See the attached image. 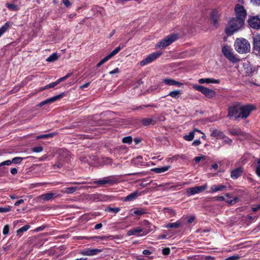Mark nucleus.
I'll list each match as a JSON object with an SVG mask.
<instances>
[{
	"label": "nucleus",
	"instance_id": "f257e3e1",
	"mask_svg": "<svg viewBox=\"0 0 260 260\" xmlns=\"http://www.w3.org/2000/svg\"><path fill=\"white\" fill-rule=\"evenodd\" d=\"M244 24L242 19L233 18L228 23L225 28V32L228 36L233 35L234 32L241 29Z\"/></svg>",
	"mask_w": 260,
	"mask_h": 260
},
{
	"label": "nucleus",
	"instance_id": "f03ea898",
	"mask_svg": "<svg viewBox=\"0 0 260 260\" xmlns=\"http://www.w3.org/2000/svg\"><path fill=\"white\" fill-rule=\"evenodd\" d=\"M234 47L236 51L240 54L249 52L251 48L249 42L244 38H237L235 42Z\"/></svg>",
	"mask_w": 260,
	"mask_h": 260
},
{
	"label": "nucleus",
	"instance_id": "7ed1b4c3",
	"mask_svg": "<svg viewBox=\"0 0 260 260\" xmlns=\"http://www.w3.org/2000/svg\"><path fill=\"white\" fill-rule=\"evenodd\" d=\"M144 223L145 225H147L148 228L143 229L140 226L136 227L128 230L127 232V235L128 236L132 235H136L137 237L144 236L152 231V229L151 228V225L149 222L146 221H144Z\"/></svg>",
	"mask_w": 260,
	"mask_h": 260
},
{
	"label": "nucleus",
	"instance_id": "20e7f679",
	"mask_svg": "<svg viewBox=\"0 0 260 260\" xmlns=\"http://www.w3.org/2000/svg\"><path fill=\"white\" fill-rule=\"evenodd\" d=\"M178 36L176 34H170L160 40L156 45V48H165L177 40Z\"/></svg>",
	"mask_w": 260,
	"mask_h": 260
},
{
	"label": "nucleus",
	"instance_id": "39448f33",
	"mask_svg": "<svg viewBox=\"0 0 260 260\" xmlns=\"http://www.w3.org/2000/svg\"><path fill=\"white\" fill-rule=\"evenodd\" d=\"M222 52L224 56L233 63H236L239 59L234 54L233 49L229 46H224L222 48Z\"/></svg>",
	"mask_w": 260,
	"mask_h": 260
},
{
	"label": "nucleus",
	"instance_id": "423d86ee",
	"mask_svg": "<svg viewBox=\"0 0 260 260\" xmlns=\"http://www.w3.org/2000/svg\"><path fill=\"white\" fill-rule=\"evenodd\" d=\"M193 88L204 94L208 98H212L216 95V92L212 89L205 87L202 85L195 84L193 85Z\"/></svg>",
	"mask_w": 260,
	"mask_h": 260
},
{
	"label": "nucleus",
	"instance_id": "0eeeda50",
	"mask_svg": "<svg viewBox=\"0 0 260 260\" xmlns=\"http://www.w3.org/2000/svg\"><path fill=\"white\" fill-rule=\"evenodd\" d=\"M162 54L161 52L156 51L153 52L149 55H148L146 58L143 59L140 62V64L141 66H144L146 64H148L153 61L156 59Z\"/></svg>",
	"mask_w": 260,
	"mask_h": 260
},
{
	"label": "nucleus",
	"instance_id": "6e6552de",
	"mask_svg": "<svg viewBox=\"0 0 260 260\" xmlns=\"http://www.w3.org/2000/svg\"><path fill=\"white\" fill-rule=\"evenodd\" d=\"M235 12L236 18L241 19L244 21L247 15L246 10L240 4H236L235 6Z\"/></svg>",
	"mask_w": 260,
	"mask_h": 260
},
{
	"label": "nucleus",
	"instance_id": "1a4fd4ad",
	"mask_svg": "<svg viewBox=\"0 0 260 260\" xmlns=\"http://www.w3.org/2000/svg\"><path fill=\"white\" fill-rule=\"evenodd\" d=\"M254 108V106L251 105H247L245 106L240 105V109H239V110L240 117L242 118H247Z\"/></svg>",
	"mask_w": 260,
	"mask_h": 260
},
{
	"label": "nucleus",
	"instance_id": "9d476101",
	"mask_svg": "<svg viewBox=\"0 0 260 260\" xmlns=\"http://www.w3.org/2000/svg\"><path fill=\"white\" fill-rule=\"evenodd\" d=\"M208 187L207 184L203 186H197L193 187L188 188L186 189V194L187 196H191L196 193H199L206 190Z\"/></svg>",
	"mask_w": 260,
	"mask_h": 260
},
{
	"label": "nucleus",
	"instance_id": "9b49d317",
	"mask_svg": "<svg viewBox=\"0 0 260 260\" xmlns=\"http://www.w3.org/2000/svg\"><path fill=\"white\" fill-rule=\"evenodd\" d=\"M240 105H234L229 108L228 117L235 119L241 118L240 116Z\"/></svg>",
	"mask_w": 260,
	"mask_h": 260
},
{
	"label": "nucleus",
	"instance_id": "f8f14e48",
	"mask_svg": "<svg viewBox=\"0 0 260 260\" xmlns=\"http://www.w3.org/2000/svg\"><path fill=\"white\" fill-rule=\"evenodd\" d=\"M102 251V250L101 249H91V248H86L84 250H82L80 252V253L85 256H94L99 254Z\"/></svg>",
	"mask_w": 260,
	"mask_h": 260
},
{
	"label": "nucleus",
	"instance_id": "ddd939ff",
	"mask_svg": "<svg viewBox=\"0 0 260 260\" xmlns=\"http://www.w3.org/2000/svg\"><path fill=\"white\" fill-rule=\"evenodd\" d=\"M248 24L251 27L258 29L260 28V18L257 16L251 17L248 19Z\"/></svg>",
	"mask_w": 260,
	"mask_h": 260
},
{
	"label": "nucleus",
	"instance_id": "4468645a",
	"mask_svg": "<svg viewBox=\"0 0 260 260\" xmlns=\"http://www.w3.org/2000/svg\"><path fill=\"white\" fill-rule=\"evenodd\" d=\"M116 180L114 179L112 176H108L104 177L98 181H95L93 182V183L100 185H104L106 184H113L114 183H116Z\"/></svg>",
	"mask_w": 260,
	"mask_h": 260
},
{
	"label": "nucleus",
	"instance_id": "2eb2a0df",
	"mask_svg": "<svg viewBox=\"0 0 260 260\" xmlns=\"http://www.w3.org/2000/svg\"><path fill=\"white\" fill-rule=\"evenodd\" d=\"M70 76H71V74H68L66 76H65L63 77L60 78L59 79L57 80L55 82L51 83L50 84L45 86L41 89V90L47 89L50 88H53V87H55L56 85H57V84H58L60 82L67 79Z\"/></svg>",
	"mask_w": 260,
	"mask_h": 260
},
{
	"label": "nucleus",
	"instance_id": "dca6fc26",
	"mask_svg": "<svg viewBox=\"0 0 260 260\" xmlns=\"http://www.w3.org/2000/svg\"><path fill=\"white\" fill-rule=\"evenodd\" d=\"M253 48L254 51L260 52V34H257L253 37Z\"/></svg>",
	"mask_w": 260,
	"mask_h": 260
},
{
	"label": "nucleus",
	"instance_id": "f3484780",
	"mask_svg": "<svg viewBox=\"0 0 260 260\" xmlns=\"http://www.w3.org/2000/svg\"><path fill=\"white\" fill-rule=\"evenodd\" d=\"M63 93H62L60 94H58L57 95H56V96H54L53 97H52L51 98H49L48 99H47L42 102H41L39 105L40 107H42L46 104H50V103H53L54 102V101H55L56 100H58V99H60V98H61L62 96H63Z\"/></svg>",
	"mask_w": 260,
	"mask_h": 260
},
{
	"label": "nucleus",
	"instance_id": "a211bd4d",
	"mask_svg": "<svg viewBox=\"0 0 260 260\" xmlns=\"http://www.w3.org/2000/svg\"><path fill=\"white\" fill-rule=\"evenodd\" d=\"M198 82L200 84H219L220 80L213 78H201L198 80Z\"/></svg>",
	"mask_w": 260,
	"mask_h": 260
},
{
	"label": "nucleus",
	"instance_id": "6ab92c4d",
	"mask_svg": "<svg viewBox=\"0 0 260 260\" xmlns=\"http://www.w3.org/2000/svg\"><path fill=\"white\" fill-rule=\"evenodd\" d=\"M210 136L212 137H214L216 139H221L224 137V134L220 131L217 129H210Z\"/></svg>",
	"mask_w": 260,
	"mask_h": 260
},
{
	"label": "nucleus",
	"instance_id": "aec40b11",
	"mask_svg": "<svg viewBox=\"0 0 260 260\" xmlns=\"http://www.w3.org/2000/svg\"><path fill=\"white\" fill-rule=\"evenodd\" d=\"M243 172V169L241 167L234 169L231 171V177L233 179H236L240 177Z\"/></svg>",
	"mask_w": 260,
	"mask_h": 260
},
{
	"label": "nucleus",
	"instance_id": "412c9836",
	"mask_svg": "<svg viewBox=\"0 0 260 260\" xmlns=\"http://www.w3.org/2000/svg\"><path fill=\"white\" fill-rule=\"evenodd\" d=\"M196 132H198L199 133H202V132L200 130H199L197 128H194L192 131L190 132L189 133L188 135L184 136L183 139L187 141H190L192 140L194 137Z\"/></svg>",
	"mask_w": 260,
	"mask_h": 260
},
{
	"label": "nucleus",
	"instance_id": "4be33fe9",
	"mask_svg": "<svg viewBox=\"0 0 260 260\" xmlns=\"http://www.w3.org/2000/svg\"><path fill=\"white\" fill-rule=\"evenodd\" d=\"M220 15L219 12L217 10H214L211 13V18L213 23L215 25L218 21V18Z\"/></svg>",
	"mask_w": 260,
	"mask_h": 260
},
{
	"label": "nucleus",
	"instance_id": "5701e85b",
	"mask_svg": "<svg viewBox=\"0 0 260 260\" xmlns=\"http://www.w3.org/2000/svg\"><path fill=\"white\" fill-rule=\"evenodd\" d=\"M141 193L138 191L133 192L128 196H127L124 199V201H132L135 200L138 197L140 196Z\"/></svg>",
	"mask_w": 260,
	"mask_h": 260
},
{
	"label": "nucleus",
	"instance_id": "b1692460",
	"mask_svg": "<svg viewBox=\"0 0 260 260\" xmlns=\"http://www.w3.org/2000/svg\"><path fill=\"white\" fill-rule=\"evenodd\" d=\"M171 168V166H164L160 168H154L151 169L152 172L155 173L160 174L167 172Z\"/></svg>",
	"mask_w": 260,
	"mask_h": 260
},
{
	"label": "nucleus",
	"instance_id": "393cba45",
	"mask_svg": "<svg viewBox=\"0 0 260 260\" xmlns=\"http://www.w3.org/2000/svg\"><path fill=\"white\" fill-rule=\"evenodd\" d=\"M226 188V186L222 184H218V185H213L210 188V192H217L219 191H222Z\"/></svg>",
	"mask_w": 260,
	"mask_h": 260
},
{
	"label": "nucleus",
	"instance_id": "a878e982",
	"mask_svg": "<svg viewBox=\"0 0 260 260\" xmlns=\"http://www.w3.org/2000/svg\"><path fill=\"white\" fill-rule=\"evenodd\" d=\"M229 133L233 136L243 135V133L239 127H233L229 129Z\"/></svg>",
	"mask_w": 260,
	"mask_h": 260
},
{
	"label": "nucleus",
	"instance_id": "bb28decb",
	"mask_svg": "<svg viewBox=\"0 0 260 260\" xmlns=\"http://www.w3.org/2000/svg\"><path fill=\"white\" fill-rule=\"evenodd\" d=\"M182 225V222L180 221H177L175 222L174 223H169L165 225L164 226L166 228H174V229H177L179 228Z\"/></svg>",
	"mask_w": 260,
	"mask_h": 260
},
{
	"label": "nucleus",
	"instance_id": "cd10ccee",
	"mask_svg": "<svg viewBox=\"0 0 260 260\" xmlns=\"http://www.w3.org/2000/svg\"><path fill=\"white\" fill-rule=\"evenodd\" d=\"M55 196V194L53 192H48L47 193L43 194L41 196V198L45 201H49L53 197ZM59 195H56V197H58Z\"/></svg>",
	"mask_w": 260,
	"mask_h": 260
},
{
	"label": "nucleus",
	"instance_id": "c85d7f7f",
	"mask_svg": "<svg viewBox=\"0 0 260 260\" xmlns=\"http://www.w3.org/2000/svg\"><path fill=\"white\" fill-rule=\"evenodd\" d=\"M181 94V90H176L171 91L168 95L171 96V97L175 98L176 99H178L180 95Z\"/></svg>",
	"mask_w": 260,
	"mask_h": 260
},
{
	"label": "nucleus",
	"instance_id": "c756f323",
	"mask_svg": "<svg viewBox=\"0 0 260 260\" xmlns=\"http://www.w3.org/2000/svg\"><path fill=\"white\" fill-rule=\"evenodd\" d=\"M10 26V22H6L0 28V37L6 32Z\"/></svg>",
	"mask_w": 260,
	"mask_h": 260
},
{
	"label": "nucleus",
	"instance_id": "7c9ffc66",
	"mask_svg": "<svg viewBox=\"0 0 260 260\" xmlns=\"http://www.w3.org/2000/svg\"><path fill=\"white\" fill-rule=\"evenodd\" d=\"M134 214L135 215H142L146 213V210L143 208H137L134 211Z\"/></svg>",
	"mask_w": 260,
	"mask_h": 260
},
{
	"label": "nucleus",
	"instance_id": "2f4dec72",
	"mask_svg": "<svg viewBox=\"0 0 260 260\" xmlns=\"http://www.w3.org/2000/svg\"><path fill=\"white\" fill-rule=\"evenodd\" d=\"M78 189V187L76 186H73V187H67L65 189L64 191H62L63 192L68 193V194H71L74 192L75 191H76Z\"/></svg>",
	"mask_w": 260,
	"mask_h": 260
},
{
	"label": "nucleus",
	"instance_id": "473e14b6",
	"mask_svg": "<svg viewBox=\"0 0 260 260\" xmlns=\"http://www.w3.org/2000/svg\"><path fill=\"white\" fill-rule=\"evenodd\" d=\"M124 47V45H120L119 46L116 47L114 50H113L109 55L111 57V58L114 55H116L117 53L119 52V51Z\"/></svg>",
	"mask_w": 260,
	"mask_h": 260
},
{
	"label": "nucleus",
	"instance_id": "72a5a7b5",
	"mask_svg": "<svg viewBox=\"0 0 260 260\" xmlns=\"http://www.w3.org/2000/svg\"><path fill=\"white\" fill-rule=\"evenodd\" d=\"M6 6L10 10H12V11H17L19 8H18V7L14 4H11V3H7L6 4Z\"/></svg>",
	"mask_w": 260,
	"mask_h": 260
},
{
	"label": "nucleus",
	"instance_id": "f704fd0d",
	"mask_svg": "<svg viewBox=\"0 0 260 260\" xmlns=\"http://www.w3.org/2000/svg\"><path fill=\"white\" fill-rule=\"evenodd\" d=\"M30 225H25L21 227V228L19 229L17 231V233L18 235L23 233V232H25L27 231L28 230H29L30 229Z\"/></svg>",
	"mask_w": 260,
	"mask_h": 260
},
{
	"label": "nucleus",
	"instance_id": "c9c22d12",
	"mask_svg": "<svg viewBox=\"0 0 260 260\" xmlns=\"http://www.w3.org/2000/svg\"><path fill=\"white\" fill-rule=\"evenodd\" d=\"M120 210V208L119 207H115V208H112V207H107L105 211L108 212H113L114 213L116 214L119 212Z\"/></svg>",
	"mask_w": 260,
	"mask_h": 260
},
{
	"label": "nucleus",
	"instance_id": "e433bc0d",
	"mask_svg": "<svg viewBox=\"0 0 260 260\" xmlns=\"http://www.w3.org/2000/svg\"><path fill=\"white\" fill-rule=\"evenodd\" d=\"M58 56L57 54L53 53L46 59V61L48 62H53L56 60Z\"/></svg>",
	"mask_w": 260,
	"mask_h": 260
},
{
	"label": "nucleus",
	"instance_id": "4c0bfd02",
	"mask_svg": "<svg viewBox=\"0 0 260 260\" xmlns=\"http://www.w3.org/2000/svg\"><path fill=\"white\" fill-rule=\"evenodd\" d=\"M153 121V120L152 118H148L143 119L142 120V122L143 125H148L152 123Z\"/></svg>",
	"mask_w": 260,
	"mask_h": 260
},
{
	"label": "nucleus",
	"instance_id": "58836bf2",
	"mask_svg": "<svg viewBox=\"0 0 260 260\" xmlns=\"http://www.w3.org/2000/svg\"><path fill=\"white\" fill-rule=\"evenodd\" d=\"M175 80L171 79V78H167L164 79L163 80V82L168 85H174Z\"/></svg>",
	"mask_w": 260,
	"mask_h": 260
},
{
	"label": "nucleus",
	"instance_id": "ea45409f",
	"mask_svg": "<svg viewBox=\"0 0 260 260\" xmlns=\"http://www.w3.org/2000/svg\"><path fill=\"white\" fill-rule=\"evenodd\" d=\"M132 141H133V139L131 136H127V137H124L122 140V141L123 143H126V144H129L132 143Z\"/></svg>",
	"mask_w": 260,
	"mask_h": 260
},
{
	"label": "nucleus",
	"instance_id": "a19ab883",
	"mask_svg": "<svg viewBox=\"0 0 260 260\" xmlns=\"http://www.w3.org/2000/svg\"><path fill=\"white\" fill-rule=\"evenodd\" d=\"M221 139H223V142L225 143L228 144L229 145H231L233 142L232 140L226 136L225 135L224 137L222 138Z\"/></svg>",
	"mask_w": 260,
	"mask_h": 260
},
{
	"label": "nucleus",
	"instance_id": "79ce46f5",
	"mask_svg": "<svg viewBox=\"0 0 260 260\" xmlns=\"http://www.w3.org/2000/svg\"><path fill=\"white\" fill-rule=\"evenodd\" d=\"M11 209V207H0V212L1 213H6L9 212Z\"/></svg>",
	"mask_w": 260,
	"mask_h": 260
},
{
	"label": "nucleus",
	"instance_id": "37998d69",
	"mask_svg": "<svg viewBox=\"0 0 260 260\" xmlns=\"http://www.w3.org/2000/svg\"><path fill=\"white\" fill-rule=\"evenodd\" d=\"M255 172L257 176L260 177V159L257 160Z\"/></svg>",
	"mask_w": 260,
	"mask_h": 260
},
{
	"label": "nucleus",
	"instance_id": "c03bdc74",
	"mask_svg": "<svg viewBox=\"0 0 260 260\" xmlns=\"http://www.w3.org/2000/svg\"><path fill=\"white\" fill-rule=\"evenodd\" d=\"M22 159L21 157H16L12 159V161L14 164H19L22 161Z\"/></svg>",
	"mask_w": 260,
	"mask_h": 260
},
{
	"label": "nucleus",
	"instance_id": "a18cd8bd",
	"mask_svg": "<svg viewBox=\"0 0 260 260\" xmlns=\"http://www.w3.org/2000/svg\"><path fill=\"white\" fill-rule=\"evenodd\" d=\"M166 212L170 215V216H174L176 214L175 211L174 210L170 208L166 209Z\"/></svg>",
	"mask_w": 260,
	"mask_h": 260
},
{
	"label": "nucleus",
	"instance_id": "49530a36",
	"mask_svg": "<svg viewBox=\"0 0 260 260\" xmlns=\"http://www.w3.org/2000/svg\"><path fill=\"white\" fill-rule=\"evenodd\" d=\"M9 230H10V226L8 224L6 225L3 229V234L4 235H8L9 234Z\"/></svg>",
	"mask_w": 260,
	"mask_h": 260
},
{
	"label": "nucleus",
	"instance_id": "de8ad7c7",
	"mask_svg": "<svg viewBox=\"0 0 260 260\" xmlns=\"http://www.w3.org/2000/svg\"><path fill=\"white\" fill-rule=\"evenodd\" d=\"M42 150L43 147L42 146H37L32 148V151L34 152H40Z\"/></svg>",
	"mask_w": 260,
	"mask_h": 260
},
{
	"label": "nucleus",
	"instance_id": "09e8293b",
	"mask_svg": "<svg viewBox=\"0 0 260 260\" xmlns=\"http://www.w3.org/2000/svg\"><path fill=\"white\" fill-rule=\"evenodd\" d=\"M62 167V164L60 161H57L56 164L53 165V169H60Z\"/></svg>",
	"mask_w": 260,
	"mask_h": 260
},
{
	"label": "nucleus",
	"instance_id": "8fccbe9b",
	"mask_svg": "<svg viewBox=\"0 0 260 260\" xmlns=\"http://www.w3.org/2000/svg\"><path fill=\"white\" fill-rule=\"evenodd\" d=\"M205 159V156L203 155H201L200 156H197V157H194V160L196 162L198 163V162H200L201 160H204Z\"/></svg>",
	"mask_w": 260,
	"mask_h": 260
},
{
	"label": "nucleus",
	"instance_id": "3c124183",
	"mask_svg": "<svg viewBox=\"0 0 260 260\" xmlns=\"http://www.w3.org/2000/svg\"><path fill=\"white\" fill-rule=\"evenodd\" d=\"M171 250L169 248H165L162 250V253L165 255H168L170 253Z\"/></svg>",
	"mask_w": 260,
	"mask_h": 260
},
{
	"label": "nucleus",
	"instance_id": "603ef678",
	"mask_svg": "<svg viewBox=\"0 0 260 260\" xmlns=\"http://www.w3.org/2000/svg\"><path fill=\"white\" fill-rule=\"evenodd\" d=\"M239 256L237 255H234L227 257L225 260H238Z\"/></svg>",
	"mask_w": 260,
	"mask_h": 260
},
{
	"label": "nucleus",
	"instance_id": "864d4df0",
	"mask_svg": "<svg viewBox=\"0 0 260 260\" xmlns=\"http://www.w3.org/2000/svg\"><path fill=\"white\" fill-rule=\"evenodd\" d=\"M12 163V160H7L6 161H4L0 164V166L7 165V166H10Z\"/></svg>",
	"mask_w": 260,
	"mask_h": 260
},
{
	"label": "nucleus",
	"instance_id": "5fc2aeb1",
	"mask_svg": "<svg viewBox=\"0 0 260 260\" xmlns=\"http://www.w3.org/2000/svg\"><path fill=\"white\" fill-rule=\"evenodd\" d=\"M215 201H223L225 200V198L223 196H217L212 198Z\"/></svg>",
	"mask_w": 260,
	"mask_h": 260
},
{
	"label": "nucleus",
	"instance_id": "6e6d98bb",
	"mask_svg": "<svg viewBox=\"0 0 260 260\" xmlns=\"http://www.w3.org/2000/svg\"><path fill=\"white\" fill-rule=\"evenodd\" d=\"M238 201V199L237 198H235L233 200H230L226 201L227 203L229 205H233L234 203L237 202Z\"/></svg>",
	"mask_w": 260,
	"mask_h": 260
},
{
	"label": "nucleus",
	"instance_id": "4d7b16f0",
	"mask_svg": "<svg viewBox=\"0 0 260 260\" xmlns=\"http://www.w3.org/2000/svg\"><path fill=\"white\" fill-rule=\"evenodd\" d=\"M62 3L66 7L68 8L71 6V3L69 0H62Z\"/></svg>",
	"mask_w": 260,
	"mask_h": 260
},
{
	"label": "nucleus",
	"instance_id": "13d9d810",
	"mask_svg": "<svg viewBox=\"0 0 260 260\" xmlns=\"http://www.w3.org/2000/svg\"><path fill=\"white\" fill-rule=\"evenodd\" d=\"M111 57L109 55H108L107 56L103 58L100 61L102 62V63L104 64Z\"/></svg>",
	"mask_w": 260,
	"mask_h": 260
},
{
	"label": "nucleus",
	"instance_id": "bf43d9fd",
	"mask_svg": "<svg viewBox=\"0 0 260 260\" xmlns=\"http://www.w3.org/2000/svg\"><path fill=\"white\" fill-rule=\"evenodd\" d=\"M46 228V226L45 225H42L41 226H39L37 228H36L35 230V232H40V231H43L45 229V228Z\"/></svg>",
	"mask_w": 260,
	"mask_h": 260
},
{
	"label": "nucleus",
	"instance_id": "052dcab7",
	"mask_svg": "<svg viewBox=\"0 0 260 260\" xmlns=\"http://www.w3.org/2000/svg\"><path fill=\"white\" fill-rule=\"evenodd\" d=\"M119 72V70L118 68H115V69H114L113 70L110 71L109 72V74L110 75H113V74H116V73H118Z\"/></svg>",
	"mask_w": 260,
	"mask_h": 260
},
{
	"label": "nucleus",
	"instance_id": "680f3d73",
	"mask_svg": "<svg viewBox=\"0 0 260 260\" xmlns=\"http://www.w3.org/2000/svg\"><path fill=\"white\" fill-rule=\"evenodd\" d=\"M201 143L200 140H196L194 141L192 144L193 146H199Z\"/></svg>",
	"mask_w": 260,
	"mask_h": 260
},
{
	"label": "nucleus",
	"instance_id": "e2e57ef3",
	"mask_svg": "<svg viewBox=\"0 0 260 260\" xmlns=\"http://www.w3.org/2000/svg\"><path fill=\"white\" fill-rule=\"evenodd\" d=\"M183 84L182 83L174 81V85L177 86V87H181Z\"/></svg>",
	"mask_w": 260,
	"mask_h": 260
},
{
	"label": "nucleus",
	"instance_id": "0e129e2a",
	"mask_svg": "<svg viewBox=\"0 0 260 260\" xmlns=\"http://www.w3.org/2000/svg\"><path fill=\"white\" fill-rule=\"evenodd\" d=\"M151 253V251H150L149 250L145 249L143 251V254L145 255H150Z\"/></svg>",
	"mask_w": 260,
	"mask_h": 260
},
{
	"label": "nucleus",
	"instance_id": "69168bd1",
	"mask_svg": "<svg viewBox=\"0 0 260 260\" xmlns=\"http://www.w3.org/2000/svg\"><path fill=\"white\" fill-rule=\"evenodd\" d=\"M24 202V200H22V199H20L19 200V201H17L15 204H14V205L15 206H19L20 204L23 203Z\"/></svg>",
	"mask_w": 260,
	"mask_h": 260
},
{
	"label": "nucleus",
	"instance_id": "338daca9",
	"mask_svg": "<svg viewBox=\"0 0 260 260\" xmlns=\"http://www.w3.org/2000/svg\"><path fill=\"white\" fill-rule=\"evenodd\" d=\"M90 85V82H87L83 85H82L80 88L82 89V88H87Z\"/></svg>",
	"mask_w": 260,
	"mask_h": 260
},
{
	"label": "nucleus",
	"instance_id": "774afa93",
	"mask_svg": "<svg viewBox=\"0 0 260 260\" xmlns=\"http://www.w3.org/2000/svg\"><path fill=\"white\" fill-rule=\"evenodd\" d=\"M251 2L254 5H260V0H251Z\"/></svg>",
	"mask_w": 260,
	"mask_h": 260
}]
</instances>
